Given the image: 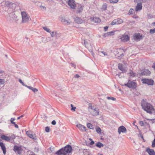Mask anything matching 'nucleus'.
<instances>
[{
	"label": "nucleus",
	"instance_id": "1",
	"mask_svg": "<svg viewBox=\"0 0 155 155\" xmlns=\"http://www.w3.org/2000/svg\"><path fill=\"white\" fill-rule=\"evenodd\" d=\"M6 5H8V6H6L9 9V12L12 11V12L9 14V17L11 20L17 22L18 20V18L17 16V12L15 11L14 10L11 8L12 7H15L16 6V5L14 3H12L10 2H5Z\"/></svg>",
	"mask_w": 155,
	"mask_h": 155
},
{
	"label": "nucleus",
	"instance_id": "2",
	"mask_svg": "<svg viewBox=\"0 0 155 155\" xmlns=\"http://www.w3.org/2000/svg\"><path fill=\"white\" fill-rule=\"evenodd\" d=\"M141 105L144 110L150 114H151L154 111L153 106L150 103L147 102L144 99L142 100Z\"/></svg>",
	"mask_w": 155,
	"mask_h": 155
},
{
	"label": "nucleus",
	"instance_id": "3",
	"mask_svg": "<svg viewBox=\"0 0 155 155\" xmlns=\"http://www.w3.org/2000/svg\"><path fill=\"white\" fill-rule=\"evenodd\" d=\"M72 150L71 147L70 145H67L64 147V149L61 148L55 153L57 155H66L67 153H70Z\"/></svg>",
	"mask_w": 155,
	"mask_h": 155
},
{
	"label": "nucleus",
	"instance_id": "4",
	"mask_svg": "<svg viewBox=\"0 0 155 155\" xmlns=\"http://www.w3.org/2000/svg\"><path fill=\"white\" fill-rule=\"evenodd\" d=\"M88 109L91 114L93 116H96L99 114V109L91 105L89 107Z\"/></svg>",
	"mask_w": 155,
	"mask_h": 155
},
{
	"label": "nucleus",
	"instance_id": "5",
	"mask_svg": "<svg viewBox=\"0 0 155 155\" xmlns=\"http://www.w3.org/2000/svg\"><path fill=\"white\" fill-rule=\"evenodd\" d=\"M22 16V22L26 23L28 22L30 18L29 16L25 12H21Z\"/></svg>",
	"mask_w": 155,
	"mask_h": 155
},
{
	"label": "nucleus",
	"instance_id": "6",
	"mask_svg": "<svg viewBox=\"0 0 155 155\" xmlns=\"http://www.w3.org/2000/svg\"><path fill=\"white\" fill-rule=\"evenodd\" d=\"M124 85L127 86L129 88L133 89H135L137 87L136 83L130 80H129L127 83L125 84Z\"/></svg>",
	"mask_w": 155,
	"mask_h": 155
},
{
	"label": "nucleus",
	"instance_id": "7",
	"mask_svg": "<svg viewBox=\"0 0 155 155\" xmlns=\"http://www.w3.org/2000/svg\"><path fill=\"white\" fill-rule=\"evenodd\" d=\"M141 81L143 84H146L150 85H153L154 83L153 81L151 79L143 78L141 79Z\"/></svg>",
	"mask_w": 155,
	"mask_h": 155
},
{
	"label": "nucleus",
	"instance_id": "8",
	"mask_svg": "<svg viewBox=\"0 0 155 155\" xmlns=\"http://www.w3.org/2000/svg\"><path fill=\"white\" fill-rule=\"evenodd\" d=\"M114 51L116 53H117V54H120V55L117 56V58L118 59H121L122 57L124 56V54L123 53L124 51L122 49H117L116 50Z\"/></svg>",
	"mask_w": 155,
	"mask_h": 155
},
{
	"label": "nucleus",
	"instance_id": "9",
	"mask_svg": "<svg viewBox=\"0 0 155 155\" xmlns=\"http://www.w3.org/2000/svg\"><path fill=\"white\" fill-rule=\"evenodd\" d=\"M123 20L120 18H117L116 19H114L112 21L111 23V25H118L120 24L123 23Z\"/></svg>",
	"mask_w": 155,
	"mask_h": 155
},
{
	"label": "nucleus",
	"instance_id": "10",
	"mask_svg": "<svg viewBox=\"0 0 155 155\" xmlns=\"http://www.w3.org/2000/svg\"><path fill=\"white\" fill-rule=\"evenodd\" d=\"M68 4L71 8H75L76 5L74 0H68Z\"/></svg>",
	"mask_w": 155,
	"mask_h": 155
},
{
	"label": "nucleus",
	"instance_id": "11",
	"mask_svg": "<svg viewBox=\"0 0 155 155\" xmlns=\"http://www.w3.org/2000/svg\"><path fill=\"white\" fill-rule=\"evenodd\" d=\"M61 22L64 25H68L71 22L70 20H67L64 17H62L61 18Z\"/></svg>",
	"mask_w": 155,
	"mask_h": 155
},
{
	"label": "nucleus",
	"instance_id": "12",
	"mask_svg": "<svg viewBox=\"0 0 155 155\" xmlns=\"http://www.w3.org/2000/svg\"><path fill=\"white\" fill-rule=\"evenodd\" d=\"M26 134L30 138H32L34 140H36L37 138L36 137L35 134H32V132L30 131H26Z\"/></svg>",
	"mask_w": 155,
	"mask_h": 155
},
{
	"label": "nucleus",
	"instance_id": "13",
	"mask_svg": "<svg viewBox=\"0 0 155 155\" xmlns=\"http://www.w3.org/2000/svg\"><path fill=\"white\" fill-rule=\"evenodd\" d=\"M14 150L19 154H21L22 152V150L20 147L15 146L14 147Z\"/></svg>",
	"mask_w": 155,
	"mask_h": 155
},
{
	"label": "nucleus",
	"instance_id": "14",
	"mask_svg": "<svg viewBox=\"0 0 155 155\" xmlns=\"http://www.w3.org/2000/svg\"><path fill=\"white\" fill-rule=\"evenodd\" d=\"M118 131L119 134L121 132L122 133H126L127 130L126 128L124 126H121L118 127Z\"/></svg>",
	"mask_w": 155,
	"mask_h": 155
},
{
	"label": "nucleus",
	"instance_id": "15",
	"mask_svg": "<svg viewBox=\"0 0 155 155\" xmlns=\"http://www.w3.org/2000/svg\"><path fill=\"white\" fill-rule=\"evenodd\" d=\"M129 36L127 35H122V36L120 38L121 40L124 42H126L129 41Z\"/></svg>",
	"mask_w": 155,
	"mask_h": 155
},
{
	"label": "nucleus",
	"instance_id": "16",
	"mask_svg": "<svg viewBox=\"0 0 155 155\" xmlns=\"http://www.w3.org/2000/svg\"><path fill=\"white\" fill-rule=\"evenodd\" d=\"M50 34L51 37H55L57 38H59L60 36V33L57 32V31H52L50 33Z\"/></svg>",
	"mask_w": 155,
	"mask_h": 155
},
{
	"label": "nucleus",
	"instance_id": "17",
	"mask_svg": "<svg viewBox=\"0 0 155 155\" xmlns=\"http://www.w3.org/2000/svg\"><path fill=\"white\" fill-rule=\"evenodd\" d=\"M146 151L149 155H155V152L153 149H151L147 147L146 149Z\"/></svg>",
	"mask_w": 155,
	"mask_h": 155
},
{
	"label": "nucleus",
	"instance_id": "18",
	"mask_svg": "<svg viewBox=\"0 0 155 155\" xmlns=\"http://www.w3.org/2000/svg\"><path fill=\"white\" fill-rule=\"evenodd\" d=\"M134 38L135 40L141 39L142 38V36L139 33L135 34L134 35Z\"/></svg>",
	"mask_w": 155,
	"mask_h": 155
},
{
	"label": "nucleus",
	"instance_id": "19",
	"mask_svg": "<svg viewBox=\"0 0 155 155\" xmlns=\"http://www.w3.org/2000/svg\"><path fill=\"white\" fill-rule=\"evenodd\" d=\"M76 126L80 130L82 131H85L86 130V127L82 124H78Z\"/></svg>",
	"mask_w": 155,
	"mask_h": 155
},
{
	"label": "nucleus",
	"instance_id": "20",
	"mask_svg": "<svg viewBox=\"0 0 155 155\" xmlns=\"http://www.w3.org/2000/svg\"><path fill=\"white\" fill-rule=\"evenodd\" d=\"M137 6L135 8V11H140L142 9V6L141 2H137Z\"/></svg>",
	"mask_w": 155,
	"mask_h": 155
},
{
	"label": "nucleus",
	"instance_id": "21",
	"mask_svg": "<svg viewBox=\"0 0 155 155\" xmlns=\"http://www.w3.org/2000/svg\"><path fill=\"white\" fill-rule=\"evenodd\" d=\"M0 146L1 147L3 151V153L4 154H5L6 153V148L2 142H0Z\"/></svg>",
	"mask_w": 155,
	"mask_h": 155
},
{
	"label": "nucleus",
	"instance_id": "22",
	"mask_svg": "<svg viewBox=\"0 0 155 155\" xmlns=\"http://www.w3.org/2000/svg\"><path fill=\"white\" fill-rule=\"evenodd\" d=\"M74 21L76 23L78 24H81L83 22V20L81 18L78 17L75 18Z\"/></svg>",
	"mask_w": 155,
	"mask_h": 155
},
{
	"label": "nucleus",
	"instance_id": "23",
	"mask_svg": "<svg viewBox=\"0 0 155 155\" xmlns=\"http://www.w3.org/2000/svg\"><path fill=\"white\" fill-rule=\"evenodd\" d=\"M83 7L81 5H79L78 7L77 12V13H80L82 12L83 11Z\"/></svg>",
	"mask_w": 155,
	"mask_h": 155
},
{
	"label": "nucleus",
	"instance_id": "24",
	"mask_svg": "<svg viewBox=\"0 0 155 155\" xmlns=\"http://www.w3.org/2000/svg\"><path fill=\"white\" fill-rule=\"evenodd\" d=\"M92 21H93L95 23H99L101 21L100 19L98 17H94L93 18L91 19Z\"/></svg>",
	"mask_w": 155,
	"mask_h": 155
},
{
	"label": "nucleus",
	"instance_id": "25",
	"mask_svg": "<svg viewBox=\"0 0 155 155\" xmlns=\"http://www.w3.org/2000/svg\"><path fill=\"white\" fill-rule=\"evenodd\" d=\"M150 74V71L148 70H145L142 73V75H149Z\"/></svg>",
	"mask_w": 155,
	"mask_h": 155
},
{
	"label": "nucleus",
	"instance_id": "26",
	"mask_svg": "<svg viewBox=\"0 0 155 155\" xmlns=\"http://www.w3.org/2000/svg\"><path fill=\"white\" fill-rule=\"evenodd\" d=\"M114 34V31H111L109 32L104 34V36L106 37L109 35H113Z\"/></svg>",
	"mask_w": 155,
	"mask_h": 155
},
{
	"label": "nucleus",
	"instance_id": "27",
	"mask_svg": "<svg viewBox=\"0 0 155 155\" xmlns=\"http://www.w3.org/2000/svg\"><path fill=\"white\" fill-rule=\"evenodd\" d=\"M118 68L122 71L123 72H126V70L123 68V65L121 64H119L118 65Z\"/></svg>",
	"mask_w": 155,
	"mask_h": 155
},
{
	"label": "nucleus",
	"instance_id": "28",
	"mask_svg": "<svg viewBox=\"0 0 155 155\" xmlns=\"http://www.w3.org/2000/svg\"><path fill=\"white\" fill-rule=\"evenodd\" d=\"M27 87L29 88V89L31 90L33 92H34L35 93L38 91V90L37 89L35 88H34L31 86H27Z\"/></svg>",
	"mask_w": 155,
	"mask_h": 155
},
{
	"label": "nucleus",
	"instance_id": "29",
	"mask_svg": "<svg viewBox=\"0 0 155 155\" xmlns=\"http://www.w3.org/2000/svg\"><path fill=\"white\" fill-rule=\"evenodd\" d=\"M1 138L2 139L6 141H8L10 140L9 137L5 135H2L1 136Z\"/></svg>",
	"mask_w": 155,
	"mask_h": 155
},
{
	"label": "nucleus",
	"instance_id": "30",
	"mask_svg": "<svg viewBox=\"0 0 155 155\" xmlns=\"http://www.w3.org/2000/svg\"><path fill=\"white\" fill-rule=\"evenodd\" d=\"M83 153L85 155H91L90 154L88 150L87 149H84L83 150Z\"/></svg>",
	"mask_w": 155,
	"mask_h": 155
},
{
	"label": "nucleus",
	"instance_id": "31",
	"mask_svg": "<svg viewBox=\"0 0 155 155\" xmlns=\"http://www.w3.org/2000/svg\"><path fill=\"white\" fill-rule=\"evenodd\" d=\"M99 54L101 56H102V55H103L104 56L108 55L107 53L104 51H99Z\"/></svg>",
	"mask_w": 155,
	"mask_h": 155
},
{
	"label": "nucleus",
	"instance_id": "32",
	"mask_svg": "<svg viewBox=\"0 0 155 155\" xmlns=\"http://www.w3.org/2000/svg\"><path fill=\"white\" fill-rule=\"evenodd\" d=\"M96 146L99 148H101L104 146V144L100 142H98L97 143H96Z\"/></svg>",
	"mask_w": 155,
	"mask_h": 155
},
{
	"label": "nucleus",
	"instance_id": "33",
	"mask_svg": "<svg viewBox=\"0 0 155 155\" xmlns=\"http://www.w3.org/2000/svg\"><path fill=\"white\" fill-rule=\"evenodd\" d=\"M87 126L88 128L90 129H93L94 128L93 127V126L90 123L87 124Z\"/></svg>",
	"mask_w": 155,
	"mask_h": 155
},
{
	"label": "nucleus",
	"instance_id": "34",
	"mask_svg": "<svg viewBox=\"0 0 155 155\" xmlns=\"http://www.w3.org/2000/svg\"><path fill=\"white\" fill-rule=\"evenodd\" d=\"M135 12L134 9L132 8H130L129 10L128 14L129 15L133 14Z\"/></svg>",
	"mask_w": 155,
	"mask_h": 155
},
{
	"label": "nucleus",
	"instance_id": "35",
	"mask_svg": "<svg viewBox=\"0 0 155 155\" xmlns=\"http://www.w3.org/2000/svg\"><path fill=\"white\" fill-rule=\"evenodd\" d=\"M43 28L44 30H45L47 32L50 33H51L50 29L49 28H47V27H44Z\"/></svg>",
	"mask_w": 155,
	"mask_h": 155
},
{
	"label": "nucleus",
	"instance_id": "36",
	"mask_svg": "<svg viewBox=\"0 0 155 155\" xmlns=\"http://www.w3.org/2000/svg\"><path fill=\"white\" fill-rule=\"evenodd\" d=\"M110 2L111 3H117L118 0H109Z\"/></svg>",
	"mask_w": 155,
	"mask_h": 155
},
{
	"label": "nucleus",
	"instance_id": "37",
	"mask_svg": "<svg viewBox=\"0 0 155 155\" xmlns=\"http://www.w3.org/2000/svg\"><path fill=\"white\" fill-rule=\"evenodd\" d=\"M107 6L106 4H104L102 7V9L104 10H105L106 9Z\"/></svg>",
	"mask_w": 155,
	"mask_h": 155
},
{
	"label": "nucleus",
	"instance_id": "38",
	"mask_svg": "<svg viewBox=\"0 0 155 155\" xmlns=\"http://www.w3.org/2000/svg\"><path fill=\"white\" fill-rule=\"evenodd\" d=\"M18 81H19L24 86H25L26 87H27V85L25 84L20 79H18Z\"/></svg>",
	"mask_w": 155,
	"mask_h": 155
},
{
	"label": "nucleus",
	"instance_id": "39",
	"mask_svg": "<svg viewBox=\"0 0 155 155\" xmlns=\"http://www.w3.org/2000/svg\"><path fill=\"white\" fill-rule=\"evenodd\" d=\"M101 130L100 127H97L96 128V131L98 134H100Z\"/></svg>",
	"mask_w": 155,
	"mask_h": 155
},
{
	"label": "nucleus",
	"instance_id": "40",
	"mask_svg": "<svg viewBox=\"0 0 155 155\" xmlns=\"http://www.w3.org/2000/svg\"><path fill=\"white\" fill-rule=\"evenodd\" d=\"M107 98L108 100H111L113 101H115L116 100L115 98L112 97H107Z\"/></svg>",
	"mask_w": 155,
	"mask_h": 155
},
{
	"label": "nucleus",
	"instance_id": "41",
	"mask_svg": "<svg viewBox=\"0 0 155 155\" xmlns=\"http://www.w3.org/2000/svg\"><path fill=\"white\" fill-rule=\"evenodd\" d=\"M5 83V80L4 79H0V84H3Z\"/></svg>",
	"mask_w": 155,
	"mask_h": 155
},
{
	"label": "nucleus",
	"instance_id": "42",
	"mask_svg": "<svg viewBox=\"0 0 155 155\" xmlns=\"http://www.w3.org/2000/svg\"><path fill=\"white\" fill-rule=\"evenodd\" d=\"M150 34H153L155 33V28L153 29H151L150 30Z\"/></svg>",
	"mask_w": 155,
	"mask_h": 155
},
{
	"label": "nucleus",
	"instance_id": "43",
	"mask_svg": "<svg viewBox=\"0 0 155 155\" xmlns=\"http://www.w3.org/2000/svg\"><path fill=\"white\" fill-rule=\"evenodd\" d=\"M15 120V118H12L10 120L11 123L12 124H15V122L14 121Z\"/></svg>",
	"mask_w": 155,
	"mask_h": 155
},
{
	"label": "nucleus",
	"instance_id": "44",
	"mask_svg": "<svg viewBox=\"0 0 155 155\" xmlns=\"http://www.w3.org/2000/svg\"><path fill=\"white\" fill-rule=\"evenodd\" d=\"M71 110H74V111H75V109H76V107H74L73 104H71Z\"/></svg>",
	"mask_w": 155,
	"mask_h": 155
},
{
	"label": "nucleus",
	"instance_id": "45",
	"mask_svg": "<svg viewBox=\"0 0 155 155\" xmlns=\"http://www.w3.org/2000/svg\"><path fill=\"white\" fill-rule=\"evenodd\" d=\"M50 128L48 127H47L45 128V131L47 132H49Z\"/></svg>",
	"mask_w": 155,
	"mask_h": 155
},
{
	"label": "nucleus",
	"instance_id": "46",
	"mask_svg": "<svg viewBox=\"0 0 155 155\" xmlns=\"http://www.w3.org/2000/svg\"><path fill=\"white\" fill-rule=\"evenodd\" d=\"M152 146L153 147H155V138L154 139L152 142Z\"/></svg>",
	"mask_w": 155,
	"mask_h": 155
},
{
	"label": "nucleus",
	"instance_id": "47",
	"mask_svg": "<svg viewBox=\"0 0 155 155\" xmlns=\"http://www.w3.org/2000/svg\"><path fill=\"white\" fill-rule=\"evenodd\" d=\"M130 73V76H132V77H134L135 75V74L133 73L132 71H131Z\"/></svg>",
	"mask_w": 155,
	"mask_h": 155
},
{
	"label": "nucleus",
	"instance_id": "48",
	"mask_svg": "<svg viewBox=\"0 0 155 155\" xmlns=\"http://www.w3.org/2000/svg\"><path fill=\"white\" fill-rule=\"evenodd\" d=\"M143 1V0H134V2H141Z\"/></svg>",
	"mask_w": 155,
	"mask_h": 155
},
{
	"label": "nucleus",
	"instance_id": "49",
	"mask_svg": "<svg viewBox=\"0 0 155 155\" xmlns=\"http://www.w3.org/2000/svg\"><path fill=\"white\" fill-rule=\"evenodd\" d=\"M51 124L53 125H55L56 124V122L55 120H53L51 122Z\"/></svg>",
	"mask_w": 155,
	"mask_h": 155
},
{
	"label": "nucleus",
	"instance_id": "50",
	"mask_svg": "<svg viewBox=\"0 0 155 155\" xmlns=\"http://www.w3.org/2000/svg\"><path fill=\"white\" fill-rule=\"evenodd\" d=\"M108 28V26H106L104 28V30L105 31H107Z\"/></svg>",
	"mask_w": 155,
	"mask_h": 155
},
{
	"label": "nucleus",
	"instance_id": "51",
	"mask_svg": "<svg viewBox=\"0 0 155 155\" xmlns=\"http://www.w3.org/2000/svg\"><path fill=\"white\" fill-rule=\"evenodd\" d=\"M84 43L85 46L87 47V45L88 44L87 42L85 40H84Z\"/></svg>",
	"mask_w": 155,
	"mask_h": 155
},
{
	"label": "nucleus",
	"instance_id": "52",
	"mask_svg": "<svg viewBox=\"0 0 155 155\" xmlns=\"http://www.w3.org/2000/svg\"><path fill=\"white\" fill-rule=\"evenodd\" d=\"M74 77L75 78H78L80 77V76L78 74H76L74 75Z\"/></svg>",
	"mask_w": 155,
	"mask_h": 155
},
{
	"label": "nucleus",
	"instance_id": "53",
	"mask_svg": "<svg viewBox=\"0 0 155 155\" xmlns=\"http://www.w3.org/2000/svg\"><path fill=\"white\" fill-rule=\"evenodd\" d=\"M133 18H138V17L137 15H134L133 16Z\"/></svg>",
	"mask_w": 155,
	"mask_h": 155
},
{
	"label": "nucleus",
	"instance_id": "54",
	"mask_svg": "<svg viewBox=\"0 0 155 155\" xmlns=\"http://www.w3.org/2000/svg\"><path fill=\"white\" fill-rule=\"evenodd\" d=\"M94 143V142L92 140V141H91V142L90 143H89V144H90V145H93Z\"/></svg>",
	"mask_w": 155,
	"mask_h": 155
},
{
	"label": "nucleus",
	"instance_id": "55",
	"mask_svg": "<svg viewBox=\"0 0 155 155\" xmlns=\"http://www.w3.org/2000/svg\"><path fill=\"white\" fill-rule=\"evenodd\" d=\"M40 7L41 8H43L45 9H46V8L45 6L42 5H41Z\"/></svg>",
	"mask_w": 155,
	"mask_h": 155
},
{
	"label": "nucleus",
	"instance_id": "56",
	"mask_svg": "<svg viewBox=\"0 0 155 155\" xmlns=\"http://www.w3.org/2000/svg\"><path fill=\"white\" fill-rule=\"evenodd\" d=\"M13 124L14 125L15 127L16 128H18V126L17 124H16L15 123V124Z\"/></svg>",
	"mask_w": 155,
	"mask_h": 155
},
{
	"label": "nucleus",
	"instance_id": "57",
	"mask_svg": "<svg viewBox=\"0 0 155 155\" xmlns=\"http://www.w3.org/2000/svg\"><path fill=\"white\" fill-rule=\"evenodd\" d=\"M152 67L155 70V63L153 64L152 65Z\"/></svg>",
	"mask_w": 155,
	"mask_h": 155
},
{
	"label": "nucleus",
	"instance_id": "58",
	"mask_svg": "<svg viewBox=\"0 0 155 155\" xmlns=\"http://www.w3.org/2000/svg\"><path fill=\"white\" fill-rule=\"evenodd\" d=\"M71 64L72 67H75V66L74 64Z\"/></svg>",
	"mask_w": 155,
	"mask_h": 155
},
{
	"label": "nucleus",
	"instance_id": "59",
	"mask_svg": "<svg viewBox=\"0 0 155 155\" xmlns=\"http://www.w3.org/2000/svg\"><path fill=\"white\" fill-rule=\"evenodd\" d=\"M152 25H153V26H155V22H154L153 23H152Z\"/></svg>",
	"mask_w": 155,
	"mask_h": 155
},
{
	"label": "nucleus",
	"instance_id": "60",
	"mask_svg": "<svg viewBox=\"0 0 155 155\" xmlns=\"http://www.w3.org/2000/svg\"><path fill=\"white\" fill-rule=\"evenodd\" d=\"M98 155H103V154L102 153H98Z\"/></svg>",
	"mask_w": 155,
	"mask_h": 155
},
{
	"label": "nucleus",
	"instance_id": "61",
	"mask_svg": "<svg viewBox=\"0 0 155 155\" xmlns=\"http://www.w3.org/2000/svg\"><path fill=\"white\" fill-rule=\"evenodd\" d=\"M3 72V71L2 70H0V73H2Z\"/></svg>",
	"mask_w": 155,
	"mask_h": 155
},
{
	"label": "nucleus",
	"instance_id": "62",
	"mask_svg": "<svg viewBox=\"0 0 155 155\" xmlns=\"http://www.w3.org/2000/svg\"><path fill=\"white\" fill-rule=\"evenodd\" d=\"M20 118V117H19L17 118V119L19 120Z\"/></svg>",
	"mask_w": 155,
	"mask_h": 155
},
{
	"label": "nucleus",
	"instance_id": "63",
	"mask_svg": "<svg viewBox=\"0 0 155 155\" xmlns=\"http://www.w3.org/2000/svg\"><path fill=\"white\" fill-rule=\"evenodd\" d=\"M89 140H91V141L92 140V139H91V138H89Z\"/></svg>",
	"mask_w": 155,
	"mask_h": 155
},
{
	"label": "nucleus",
	"instance_id": "64",
	"mask_svg": "<svg viewBox=\"0 0 155 155\" xmlns=\"http://www.w3.org/2000/svg\"><path fill=\"white\" fill-rule=\"evenodd\" d=\"M23 117V115H22L20 117V118H21V117Z\"/></svg>",
	"mask_w": 155,
	"mask_h": 155
}]
</instances>
